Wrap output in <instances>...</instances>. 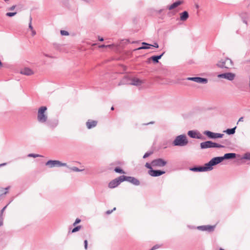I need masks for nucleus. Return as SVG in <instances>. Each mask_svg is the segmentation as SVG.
I'll list each match as a JSON object with an SVG mask.
<instances>
[{
	"label": "nucleus",
	"instance_id": "f257e3e1",
	"mask_svg": "<svg viewBox=\"0 0 250 250\" xmlns=\"http://www.w3.org/2000/svg\"><path fill=\"white\" fill-rule=\"evenodd\" d=\"M47 107L42 106L40 107L38 111L37 120L42 124L45 123L47 121V114L46 113Z\"/></svg>",
	"mask_w": 250,
	"mask_h": 250
},
{
	"label": "nucleus",
	"instance_id": "f03ea898",
	"mask_svg": "<svg viewBox=\"0 0 250 250\" xmlns=\"http://www.w3.org/2000/svg\"><path fill=\"white\" fill-rule=\"evenodd\" d=\"M188 142L185 134H181L176 137L172 142L173 146H184L188 145Z\"/></svg>",
	"mask_w": 250,
	"mask_h": 250
},
{
	"label": "nucleus",
	"instance_id": "7ed1b4c3",
	"mask_svg": "<svg viewBox=\"0 0 250 250\" xmlns=\"http://www.w3.org/2000/svg\"><path fill=\"white\" fill-rule=\"evenodd\" d=\"M200 148L202 149L210 148H223L225 146L219 144L217 143L213 142L211 141H207L200 143Z\"/></svg>",
	"mask_w": 250,
	"mask_h": 250
},
{
	"label": "nucleus",
	"instance_id": "20e7f679",
	"mask_svg": "<svg viewBox=\"0 0 250 250\" xmlns=\"http://www.w3.org/2000/svg\"><path fill=\"white\" fill-rule=\"evenodd\" d=\"M216 65L221 68L230 69L233 66V62L231 59L226 58L225 59L219 61Z\"/></svg>",
	"mask_w": 250,
	"mask_h": 250
},
{
	"label": "nucleus",
	"instance_id": "39448f33",
	"mask_svg": "<svg viewBox=\"0 0 250 250\" xmlns=\"http://www.w3.org/2000/svg\"><path fill=\"white\" fill-rule=\"evenodd\" d=\"M223 161L222 156L215 157L211 159L208 163H206V166H207L208 171H210L213 169V166L219 164Z\"/></svg>",
	"mask_w": 250,
	"mask_h": 250
},
{
	"label": "nucleus",
	"instance_id": "423d86ee",
	"mask_svg": "<svg viewBox=\"0 0 250 250\" xmlns=\"http://www.w3.org/2000/svg\"><path fill=\"white\" fill-rule=\"evenodd\" d=\"M45 166H48L49 168L54 167H68L66 163H63L59 160H50L45 163Z\"/></svg>",
	"mask_w": 250,
	"mask_h": 250
},
{
	"label": "nucleus",
	"instance_id": "0eeeda50",
	"mask_svg": "<svg viewBox=\"0 0 250 250\" xmlns=\"http://www.w3.org/2000/svg\"><path fill=\"white\" fill-rule=\"evenodd\" d=\"M123 177V175H121L111 181L108 184V188H113L119 186L121 183L124 182V178Z\"/></svg>",
	"mask_w": 250,
	"mask_h": 250
},
{
	"label": "nucleus",
	"instance_id": "6e6552de",
	"mask_svg": "<svg viewBox=\"0 0 250 250\" xmlns=\"http://www.w3.org/2000/svg\"><path fill=\"white\" fill-rule=\"evenodd\" d=\"M167 164V161L162 158H157L151 161V164L153 167H163Z\"/></svg>",
	"mask_w": 250,
	"mask_h": 250
},
{
	"label": "nucleus",
	"instance_id": "1a4fd4ad",
	"mask_svg": "<svg viewBox=\"0 0 250 250\" xmlns=\"http://www.w3.org/2000/svg\"><path fill=\"white\" fill-rule=\"evenodd\" d=\"M235 74L231 72H227L218 74L217 77L219 78H223L229 81H232L234 79Z\"/></svg>",
	"mask_w": 250,
	"mask_h": 250
},
{
	"label": "nucleus",
	"instance_id": "9d476101",
	"mask_svg": "<svg viewBox=\"0 0 250 250\" xmlns=\"http://www.w3.org/2000/svg\"><path fill=\"white\" fill-rule=\"evenodd\" d=\"M187 80L199 83L206 84L208 82V80L205 78L199 77H188L186 78Z\"/></svg>",
	"mask_w": 250,
	"mask_h": 250
},
{
	"label": "nucleus",
	"instance_id": "9b49d317",
	"mask_svg": "<svg viewBox=\"0 0 250 250\" xmlns=\"http://www.w3.org/2000/svg\"><path fill=\"white\" fill-rule=\"evenodd\" d=\"M124 181H127L135 186H139L140 182L137 178L132 176H127L123 175Z\"/></svg>",
	"mask_w": 250,
	"mask_h": 250
},
{
	"label": "nucleus",
	"instance_id": "f8f14e48",
	"mask_svg": "<svg viewBox=\"0 0 250 250\" xmlns=\"http://www.w3.org/2000/svg\"><path fill=\"white\" fill-rule=\"evenodd\" d=\"M189 170L193 172H205L208 171L207 166H206V164L204 166H197L190 167Z\"/></svg>",
	"mask_w": 250,
	"mask_h": 250
},
{
	"label": "nucleus",
	"instance_id": "ddd939ff",
	"mask_svg": "<svg viewBox=\"0 0 250 250\" xmlns=\"http://www.w3.org/2000/svg\"><path fill=\"white\" fill-rule=\"evenodd\" d=\"M166 173L165 171L151 169L148 170V173L152 177H158Z\"/></svg>",
	"mask_w": 250,
	"mask_h": 250
},
{
	"label": "nucleus",
	"instance_id": "4468645a",
	"mask_svg": "<svg viewBox=\"0 0 250 250\" xmlns=\"http://www.w3.org/2000/svg\"><path fill=\"white\" fill-rule=\"evenodd\" d=\"M215 225H203L197 227V229L202 231H208V232H212L214 231Z\"/></svg>",
	"mask_w": 250,
	"mask_h": 250
},
{
	"label": "nucleus",
	"instance_id": "2eb2a0df",
	"mask_svg": "<svg viewBox=\"0 0 250 250\" xmlns=\"http://www.w3.org/2000/svg\"><path fill=\"white\" fill-rule=\"evenodd\" d=\"M188 135L191 138H196L198 139L205 140V138L200 134L198 135L196 131L194 130H189L188 132Z\"/></svg>",
	"mask_w": 250,
	"mask_h": 250
},
{
	"label": "nucleus",
	"instance_id": "dca6fc26",
	"mask_svg": "<svg viewBox=\"0 0 250 250\" xmlns=\"http://www.w3.org/2000/svg\"><path fill=\"white\" fill-rule=\"evenodd\" d=\"M183 3V0H177L175 2L173 3L170 5L167 6V9L169 10H172L175 9L179 5Z\"/></svg>",
	"mask_w": 250,
	"mask_h": 250
},
{
	"label": "nucleus",
	"instance_id": "f3484780",
	"mask_svg": "<svg viewBox=\"0 0 250 250\" xmlns=\"http://www.w3.org/2000/svg\"><path fill=\"white\" fill-rule=\"evenodd\" d=\"M46 124L49 127L51 128H54L58 125L59 120L57 119L50 120L48 122H46Z\"/></svg>",
	"mask_w": 250,
	"mask_h": 250
},
{
	"label": "nucleus",
	"instance_id": "a211bd4d",
	"mask_svg": "<svg viewBox=\"0 0 250 250\" xmlns=\"http://www.w3.org/2000/svg\"><path fill=\"white\" fill-rule=\"evenodd\" d=\"M164 54L165 52H163L159 55L152 56L148 59V61L149 62L150 60H152L154 63H158L159 62V60L162 57Z\"/></svg>",
	"mask_w": 250,
	"mask_h": 250
},
{
	"label": "nucleus",
	"instance_id": "6ab92c4d",
	"mask_svg": "<svg viewBox=\"0 0 250 250\" xmlns=\"http://www.w3.org/2000/svg\"><path fill=\"white\" fill-rule=\"evenodd\" d=\"M222 157L223 160L234 159L236 157V154L235 153H228L225 154Z\"/></svg>",
	"mask_w": 250,
	"mask_h": 250
},
{
	"label": "nucleus",
	"instance_id": "aec40b11",
	"mask_svg": "<svg viewBox=\"0 0 250 250\" xmlns=\"http://www.w3.org/2000/svg\"><path fill=\"white\" fill-rule=\"evenodd\" d=\"M203 134L207 136L208 139H216V133L212 132L209 130H206L203 132Z\"/></svg>",
	"mask_w": 250,
	"mask_h": 250
},
{
	"label": "nucleus",
	"instance_id": "412c9836",
	"mask_svg": "<svg viewBox=\"0 0 250 250\" xmlns=\"http://www.w3.org/2000/svg\"><path fill=\"white\" fill-rule=\"evenodd\" d=\"M97 125V121L94 120H88L86 123L87 128L89 129L95 127Z\"/></svg>",
	"mask_w": 250,
	"mask_h": 250
},
{
	"label": "nucleus",
	"instance_id": "4be33fe9",
	"mask_svg": "<svg viewBox=\"0 0 250 250\" xmlns=\"http://www.w3.org/2000/svg\"><path fill=\"white\" fill-rule=\"evenodd\" d=\"M21 73L24 75L30 76L33 74L34 73L29 68L25 67L21 70Z\"/></svg>",
	"mask_w": 250,
	"mask_h": 250
},
{
	"label": "nucleus",
	"instance_id": "5701e85b",
	"mask_svg": "<svg viewBox=\"0 0 250 250\" xmlns=\"http://www.w3.org/2000/svg\"><path fill=\"white\" fill-rule=\"evenodd\" d=\"M142 83V81L138 78H133L131 80V82L129 83L130 84L136 86L141 85Z\"/></svg>",
	"mask_w": 250,
	"mask_h": 250
},
{
	"label": "nucleus",
	"instance_id": "b1692460",
	"mask_svg": "<svg viewBox=\"0 0 250 250\" xmlns=\"http://www.w3.org/2000/svg\"><path fill=\"white\" fill-rule=\"evenodd\" d=\"M142 46L138 47L136 50H139L142 49H147L151 48V44L146 43V42H143L142 43Z\"/></svg>",
	"mask_w": 250,
	"mask_h": 250
},
{
	"label": "nucleus",
	"instance_id": "393cba45",
	"mask_svg": "<svg viewBox=\"0 0 250 250\" xmlns=\"http://www.w3.org/2000/svg\"><path fill=\"white\" fill-rule=\"evenodd\" d=\"M236 127V126H235L231 128H228L226 130H224V132L226 133V134L229 135H233L235 133V130Z\"/></svg>",
	"mask_w": 250,
	"mask_h": 250
},
{
	"label": "nucleus",
	"instance_id": "a878e982",
	"mask_svg": "<svg viewBox=\"0 0 250 250\" xmlns=\"http://www.w3.org/2000/svg\"><path fill=\"white\" fill-rule=\"evenodd\" d=\"M188 17H180V18H177L176 19V20L178 21V22H177V24H181V21H185L188 19Z\"/></svg>",
	"mask_w": 250,
	"mask_h": 250
},
{
	"label": "nucleus",
	"instance_id": "bb28decb",
	"mask_svg": "<svg viewBox=\"0 0 250 250\" xmlns=\"http://www.w3.org/2000/svg\"><path fill=\"white\" fill-rule=\"evenodd\" d=\"M114 170L115 172L118 173L124 174L125 173L123 169H122L120 167H116L114 168Z\"/></svg>",
	"mask_w": 250,
	"mask_h": 250
},
{
	"label": "nucleus",
	"instance_id": "cd10ccee",
	"mask_svg": "<svg viewBox=\"0 0 250 250\" xmlns=\"http://www.w3.org/2000/svg\"><path fill=\"white\" fill-rule=\"evenodd\" d=\"M81 228H82L81 226H77L75 227L74 228H73L72 229L71 233H75V232L78 231L79 230H80Z\"/></svg>",
	"mask_w": 250,
	"mask_h": 250
},
{
	"label": "nucleus",
	"instance_id": "c85d7f7f",
	"mask_svg": "<svg viewBox=\"0 0 250 250\" xmlns=\"http://www.w3.org/2000/svg\"><path fill=\"white\" fill-rule=\"evenodd\" d=\"M153 153V151H147L146 152L143 156V158L144 159H146V158L147 157H149V156H150L151 154H152Z\"/></svg>",
	"mask_w": 250,
	"mask_h": 250
},
{
	"label": "nucleus",
	"instance_id": "c756f323",
	"mask_svg": "<svg viewBox=\"0 0 250 250\" xmlns=\"http://www.w3.org/2000/svg\"><path fill=\"white\" fill-rule=\"evenodd\" d=\"M243 158L246 160H250V153L247 152L245 153L243 157Z\"/></svg>",
	"mask_w": 250,
	"mask_h": 250
},
{
	"label": "nucleus",
	"instance_id": "7c9ffc66",
	"mask_svg": "<svg viewBox=\"0 0 250 250\" xmlns=\"http://www.w3.org/2000/svg\"><path fill=\"white\" fill-rule=\"evenodd\" d=\"M69 168H70V169L71 170L73 171H76V172H79V171H81L83 170L80 169L78 167H69Z\"/></svg>",
	"mask_w": 250,
	"mask_h": 250
},
{
	"label": "nucleus",
	"instance_id": "2f4dec72",
	"mask_svg": "<svg viewBox=\"0 0 250 250\" xmlns=\"http://www.w3.org/2000/svg\"><path fill=\"white\" fill-rule=\"evenodd\" d=\"M29 157L37 158L38 157H41L42 156L39 154H36L34 153H30L27 155Z\"/></svg>",
	"mask_w": 250,
	"mask_h": 250
},
{
	"label": "nucleus",
	"instance_id": "473e14b6",
	"mask_svg": "<svg viewBox=\"0 0 250 250\" xmlns=\"http://www.w3.org/2000/svg\"><path fill=\"white\" fill-rule=\"evenodd\" d=\"M145 167L149 169V170H150L151 169H152L153 166L151 164V162L150 163H146L145 164Z\"/></svg>",
	"mask_w": 250,
	"mask_h": 250
},
{
	"label": "nucleus",
	"instance_id": "72a5a7b5",
	"mask_svg": "<svg viewBox=\"0 0 250 250\" xmlns=\"http://www.w3.org/2000/svg\"><path fill=\"white\" fill-rule=\"evenodd\" d=\"M60 33L62 36H68L69 35L68 32L63 30H61Z\"/></svg>",
	"mask_w": 250,
	"mask_h": 250
},
{
	"label": "nucleus",
	"instance_id": "f704fd0d",
	"mask_svg": "<svg viewBox=\"0 0 250 250\" xmlns=\"http://www.w3.org/2000/svg\"><path fill=\"white\" fill-rule=\"evenodd\" d=\"M113 46V44H108V45L102 44V45H99V47L100 48H104V47H109V48H110V47H111Z\"/></svg>",
	"mask_w": 250,
	"mask_h": 250
},
{
	"label": "nucleus",
	"instance_id": "c9c22d12",
	"mask_svg": "<svg viewBox=\"0 0 250 250\" xmlns=\"http://www.w3.org/2000/svg\"><path fill=\"white\" fill-rule=\"evenodd\" d=\"M32 18L31 17H30V18H29V28L31 30H33V26L32 25Z\"/></svg>",
	"mask_w": 250,
	"mask_h": 250
},
{
	"label": "nucleus",
	"instance_id": "e433bc0d",
	"mask_svg": "<svg viewBox=\"0 0 250 250\" xmlns=\"http://www.w3.org/2000/svg\"><path fill=\"white\" fill-rule=\"evenodd\" d=\"M8 204L6 205L5 207H4L2 209L0 210V217H2V215H3V212L5 210V209L8 206Z\"/></svg>",
	"mask_w": 250,
	"mask_h": 250
},
{
	"label": "nucleus",
	"instance_id": "4c0bfd02",
	"mask_svg": "<svg viewBox=\"0 0 250 250\" xmlns=\"http://www.w3.org/2000/svg\"><path fill=\"white\" fill-rule=\"evenodd\" d=\"M81 220L80 219L77 218L75 220L74 223L73 224V226H75L77 224L80 223L81 222Z\"/></svg>",
	"mask_w": 250,
	"mask_h": 250
},
{
	"label": "nucleus",
	"instance_id": "58836bf2",
	"mask_svg": "<svg viewBox=\"0 0 250 250\" xmlns=\"http://www.w3.org/2000/svg\"><path fill=\"white\" fill-rule=\"evenodd\" d=\"M223 136H224L223 134L216 133V139L221 138L223 137Z\"/></svg>",
	"mask_w": 250,
	"mask_h": 250
},
{
	"label": "nucleus",
	"instance_id": "ea45409f",
	"mask_svg": "<svg viewBox=\"0 0 250 250\" xmlns=\"http://www.w3.org/2000/svg\"><path fill=\"white\" fill-rule=\"evenodd\" d=\"M16 14H17V12H8L6 14L5 16H15Z\"/></svg>",
	"mask_w": 250,
	"mask_h": 250
},
{
	"label": "nucleus",
	"instance_id": "a19ab883",
	"mask_svg": "<svg viewBox=\"0 0 250 250\" xmlns=\"http://www.w3.org/2000/svg\"><path fill=\"white\" fill-rule=\"evenodd\" d=\"M179 16H188V13L187 11H185L179 14Z\"/></svg>",
	"mask_w": 250,
	"mask_h": 250
},
{
	"label": "nucleus",
	"instance_id": "79ce46f5",
	"mask_svg": "<svg viewBox=\"0 0 250 250\" xmlns=\"http://www.w3.org/2000/svg\"><path fill=\"white\" fill-rule=\"evenodd\" d=\"M160 246L159 245H155V246H154L150 250H156L157 249L160 248Z\"/></svg>",
	"mask_w": 250,
	"mask_h": 250
},
{
	"label": "nucleus",
	"instance_id": "37998d69",
	"mask_svg": "<svg viewBox=\"0 0 250 250\" xmlns=\"http://www.w3.org/2000/svg\"><path fill=\"white\" fill-rule=\"evenodd\" d=\"M87 245H88V242H87V240H85L84 241V249L85 250H87Z\"/></svg>",
	"mask_w": 250,
	"mask_h": 250
},
{
	"label": "nucleus",
	"instance_id": "c03bdc74",
	"mask_svg": "<svg viewBox=\"0 0 250 250\" xmlns=\"http://www.w3.org/2000/svg\"><path fill=\"white\" fill-rule=\"evenodd\" d=\"M53 46H54V48H55L57 49H59V48L60 47V44H59L57 43H53Z\"/></svg>",
	"mask_w": 250,
	"mask_h": 250
},
{
	"label": "nucleus",
	"instance_id": "a18cd8bd",
	"mask_svg": "<svg viewBox=\"0 0 250 250\" xmlns=\"http://www.w3.org/2000/svg\"><path fill=\"white\" fill-rule=\"evenodd\" d=\"M152 46V47H154L155 48H158L159 47V45L157 43V42H154L153 43V44H151V47Z\"/></svg>",
	"mask_w": 250,
	"mask_h": 250
},
{
	"label": "nucleus",
	"instance_id": "49530a36",
	"mask_svg": "<svg viewBox=\"0 0 250 250\" xmlns=\"http://www.w3.org/2000/svg\"><path fill=\"white\" fill-rule=\"evenodd\" d=\"M16 12L20 11L21 10V7L20 5H16Z\"/></svg>",
	"mask_w": 250,
	"mask_h": 250
},
{
	"label": "nucleus",
	"instance_id": "de8ad7c7",
	"mask_svg": "<svg viewBox=\"0 0 250 250\" xmlns=\"http://www.w3.org/2000/svg\"><path fill=\"white\" fill-rule=\"evenodd\" d=\"M247 17H242V20L243 21V22L245 23H246V24H247V21H246V18Z\"/></svg>",
	"mask_w": 250,
	"mask_h": 250
},
{
	"label": "nucleus",
	"instance_id": "09e8293b",
	"mask_svg": "<svg viewBox=\"0 0 250 250\" xmlns=\"http://www.w3.org/2000/svg\"><path fill=\"white\" fill-rule=\"evenodd\" d=\"M113 212V210H108L106 211L105 213L107 215L111 214Z\"/></svg>",
	"mask_w": 250,
	"mask_h": 250
},
{
	"label": "nucleus",
	"instance_id": "8fccbe9b",
	"mask_svg": "<svg viewBox=\"0 0 250 250\" xmlns=\"http://www.w3.org/2000/svg\"><path fill=\"white\" fill-rule=\"evenodd\" d=\"M164 10V9H160V10H158V11H157L156 14H162V12H163Z\"/></svg>",
	"mask_w": 250,
	"mask_h": 250
},
{
	"label": "nucleus",
	"instance_id": "3c124183",
	"mask_svg": "<svg viewBox=\"0 0 250 250\" xmlns=\"http://www.w3.org/2000/svg\"><path fill=\"white\" fill-rule=\"evenodd\" d=\"M3 225V217H0V227Z\"/></svg>",
	"mask_w": 250,
	"mask_h": 250
},
{
	"label": "nucleus",
	"instance_id": "603ef678",
	"mask_svg": "<svg viewBox=\"0 0 250 250\" xmlns=\"http://www.w3.org/2000/svg\"><path fill=\"white\" fill-rule=\"evenodd\" d=\"M243 121H244V117H240V118L239 119V120H238V122H237V124H238V123H239V122H243Z\"/></svg>",
	"mask_w": 250,
	"mask_h": 250
},
{
	"label": "nucleus",
	"instance_id": "864d4df0",
	"mask_svg": "<svg viewBox=\"0 0 250 250\" xmlns=\"http://www.w3.org/2000/svg\"><path fill=\"white\" fill-rule=\"evenodd\" d=\"M98 40L101 42H103L104 41V39L103 37H101L100 36L98 37Z\"/></svg>",
	"mask_w": 250,
	"mask_h": 250
},
{
	"label": "nucleus",
	"instance_id": "5fc2aeb1",
	"mask_svg": "<svg viewBox=\"0 0 250 250\" xmlns=\"http://www.w3.org/2000/svg\"><path fill=\"white\" fill-rule=\"evenodd\" d=\"M31 31H32V36H35L36 35V32L35 30H34L33 29V30H31Z\"/></svg>",
	"mask_w": 250,
	"mask_h": 250
},
{
	"label": "nucleus",
	"instance_id": "6e6d98bb",
	"mask_svg": "<svg viewBox=\"0 0 250 250\" xmlns=\"http://www.w3.org/2000/svg\"><path fill=\"white\" fill-rule=\"evenodd\" d=\"M16 5H13L9 9L10 10H13L15 8H16Z\"/></svg>",
	"mask_w": 250,
	"mask_h": 250
},
{
	"label": "nucleus",
	"instance_id": "4d7b16f0",
	"mask_svg": "<svg viewBox=\"0 0 250 250\" xmlns=\"http://www.w3.org/2000/svg\"><path fill=\"white\" fill-rule=\"evenodd\" d=\"M123 41H125V43H128L130 42L128 39L123 40Z\"/></svg>",
	"mask_w": 250,
	"mask_h": 250
},
{
	"label": "nucleus",
	"instance_id": "13d9d810",
	"mask_svg": "<svg viewBox=\"0 0 250 250\" xmlns=\"http://www.w3.org/2000/svg\"><path fill=\"white\" fill-rule=\"evenodd\" d=\"M6 165H7L6 163L1 164H0V167L6 166Z\"/></svg>",
	"mask_w": 250,
	"mask_h": 250
},
{
	"label": "nucleus",
	"instance_id": "bf43d9fd",
	"mask_svg": "<svg viewBox=\"0 0 250 250\" xmlns=\"http://www.w3.org/2000/svg\"><path fill=\"white\" fill-rule=\"evenodd\" d=\"M43 55L45 56V57H49V58H51L52 57L50 56V55L47 54H45L44 53Z\"/></svg>",
	"mask_w": 250,
	"mask_h": 250
},
{
	"label": "nucleus",
	"instance_id": "052dcab7",
	"mask_svg": "<svg viewBox=\"0 0 250 250\" xmlns=\"http://www.w3.org/2000/svg\"><path fill=\"white\" fill-rule=\"evenodd\" d=\"M9 188V187H8L7 188H5V190H6L5 192H4V194H6L7 192V190Z\"/></svg>",
	"mask_w": 250,
	"mask_h": 250
},
{
	"label": "nucleus",
	"instance_id": "680f3d73",
	"mask_svg": "<svg viewBox=\"0 0 250 250\" xmlns=\"http://www.w3.org/2000/svg\"><path fill=\"white\" fill-rule=\"evenodd\" d=\"M154 123L153 122H150L149 123H146V124H145V125H149V124H153Z\"/></svg>",
	"mask_w": 250,
	"mask_h": 250
},
{
	"label": "nucleus",
	"instance_id": "e2e57ef3",
	"mask_svg": "<svg viewBox=\"0 0 250 250\" xmlns=\"http://www.w3.org/2000/svg\"><path fill=\"white\" fill-rule=\"evenodd\" d=\"M2 66V63L1 62V61L0 60V68Z\"/></svg>",
	"mask_w": 250,
	"mask_h": 250
},
{
	"label": "nucleus",
	"instance_id": "0e129e2a",
	"mask_svg": "<svg viewBox=\"0 0 250 250\" xmlns=\"http://www.w3.org/2000/svg\"><path fill=\"white\" fill-rule=\"evenodd\" d=\"M125 79H124L122 81V83L124 84L125 83V82H124V80H125Z\"/></svg>",
	"mask_w": 250,
	"mask_h": 250
},
{
	"label": "nucleus",
	"instance_id": "69168bd1",
	"mask_svg": "<svg viewBox=\"0 0 250 250\" xmlns=\"http://www.w3.org/2000/svg\"><path fill=\"white\" fill-rule=\"evenodd\" d=\"M114 109V108L113 106H112L111 108V110H113Z\"/></svg>",
	"mask_w": 250,
	"mask_h": 250
},
{
	"label": "nucleus",
	"instance_id": "338daca9",
	"mask_svg": "<svg viewBox=\"0 0 250 250\" xmlns=\"http://www.w3.org/2000/svg\"><path fill=\"white\" fill-rule=\"evenodd\" d=\"M112 210H113V211L115 210H116V208H114Z\"/></svg>",
	"mask_w": 250,
	"mask_h": 250
},
{
	"label": "nucleus",
	"instance_id": "774afa93",
	"mask_svg": "<svg viewBox=\"0 0 250 250\" xmlns=\"http://www.w3.org/2000/svg\"><path fill=\"white\" fill-rule=\"evenodd\" d=\"M219 250H224L223 249H220Z\"/></svg>",
	"mask_w": 250,
	"mask_h": 250
}]
</instances>
